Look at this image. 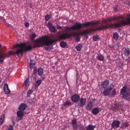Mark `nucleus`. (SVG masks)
Wrapping results in <instances>:
<instances>
[{
    "label": "nucleus",
    "instance_id": "obj_49",
    "mask_svg": "<svg viewBox=\"0 0 130 130\" xmlns=\"http://www.w3.org/2000/svg\"><path fill=\"white\" fill-rule=\"evenodd\" d=\"M33 91L32 90H29L27 92V95H28L31 94V93Z\"/></svg>",
    "mask_w": 130,
    "mask_h": 130
},
{
    "label": "nucleus",
    "instance_id": "obj_30",
    "mask_svg": "<svg viewBox=\"0 0 130 130\" xmlns=\"http://www.w3.org/2000/svg\"><path fill=\"white\" fill-rule=\"evenodd\" d=\"M122 125L125 128L127 127L129 125V122L127 121H125L122 123Z\"/></svg>",
    "mask_w": 130,
    "mask_h": 130
},
{
    "label": "nucleus",
    "instance_id": "obj_51",
    "mask_svg": "<svg viewBox=\"0 0 130 130\" xmlns=\"http://www.w3.org/2000/svg\"><path fill=\"white\" fill-rule=\"evenodd\" d=\"M4 59L2 58H0V63H2L3 62V60Z\"/></svg>",
    "mask_w": 130,
    "mask_h": 130
},
{
    "label": "nucleus",
    "instance_id": "obj_55",
    "mask_svg": "<svg viewBox=\"0 0 130 130\" xmlns=\"http://www.w3.org/2000/svg\"><path fill=\"white\" fill-rule=\"evenodd\" d=\"M65 28L67 30H70V29H72V28H71V27H65Z\"/></svg>",
    "mask_w": 130,
    "mask_h": 130
},
{
    "label": "nucleus",
    "instance_id": "obj_48",
    "mask_svg": "<svg viewBox=\"0 0 130 130\" xmlns=\"http://www.w3.org/2000/svg\"><path fill=\"white\" fill-rule=\"evenodd\" d=\"M34 65H33L32 63H31V62H30V63H29V66L30 68L31 69Z\"/></svg>",
    "mask_w": 130,
    "mask_h": 130
},
{
    "label": "nucleus",
    "instance_id": "obj_32",
    "mask_svg": "<svg viewBox=\"0 0 130 130\" xmlns=\"http://www.w3.org/2000/svg\"><path fill=\"white\" fill-rule=\"evenodd\" d=\"M36 36V35L35 34H33L30 36V38L31 40H34Z\"/></svg>",
    "mask_w": 130,
    "mask_h": 130
},
{
    "label": "nucleus",
    "instance_id": "obj_29",
    "mask_svg": "<svg viewBox=\"0 0 130 130\" xmlns=\"http://www.w3.org/2000/svg\"><path fill=\"white\" fill-rule=\"evenodd\" d=\"M119 35L117 32H115L113 34V37L114 39L117 40L118 39Z\"/></svg>",
    "mask_w": 130,
    "mask_h": 130
},
{
    "label": "nucleus",
    "instance_id": "obj_14",
    "mask_svg": "<svg viewBox=\"0 0 130 130\" xmlns=\"http://www.w3.org/2000/svg\"><path fill=\"white\" fill-rule=\"evenodd\" d=\"M79 105L80 107H83L84 105L86 102V100L85 99L81 98L80 99H79Z\"/></svg>",
    "mask_w": 130,
    "mask_h": 130
},
{
    "label": "nucleus",
    "instance_id": "obj_13",
    "mask_svg": "<svg viewBox=\"0 0 130 130\" xmlns=\"http://www.w3.org/2000/svg\"><path fill=\"white\" fill-rule=\"evenodd\" d=\"M120 123V122L119 121L114 120L112 123L111 126L113 128H114L115 127L117 128L119 126Z\"/></svg>",
    "mask_w": 130,
    "mask_h": 130
},
{
    "label": "nucleus",
    "instance_id": "obj_59",
    "mask_svg": "<svg viewBox=\"0 0 130 130\" xmlns=\"http://www.w3.org/2000/svg\"><path fill=\"white\" fill-rule=\"evenodd\" d=\"M77 75H76V76H77Z\"/></svg>",
    "mask_w": 130,
    "mask_h": 130
},
{
    "label": "nucleus",
    "instance_id": "obj_7",
    "mask_svg": "<svg viewBox=\"0 0 130 130\" xmlns=\"http://www.w3.org/2000/svg\"><path fill=\"white\" fill-rule=\"evenodd\" d=\"M112 89L113 88L111 86L108 88H104V90L102 89H101V93L105 96H108L110 95Z\"/></svg>",
    "mask_w": 130,
    "mask_h": 130
},
{
    "label": "nucleus",
    "instance_id": "obj_15",
    "mask_svg": "<svg viewBox=\"0 0 130 130\" xmlns=\"http://www.w3.org/2000/svg\"><path fill=\"white\" fill-rule=\"evenodd\" d=\"M3 89L4 92L6 94H8L10 93V91L9 89L8 85L6 83L4 84Z\"/></svg>",
    "mask_w": 130,
    "mask_h": 130
},
{
    "label": "nucleus",
    "instance_id": "obj_56",
    "mask_svg": "<svg viewBox=\"0 0 130 130\" xmlns=\"http://www.w3.org/2000/svg\"><path fill=\"white\" fill-rule=\"evenodd\" d=\"M6 25L8 27H10V25L6 23Z\"/></svg>",
    "mask_w": 130,
    "mask_h": 130
},
{
    "label": "nucleus",
    "instance_id": "obj_26",
    "mask_svg": "<svg viewBox=\"0 0 130 130\" xmlns=\"http://www.w3.org/2000/svg\"><path fill=\"white\" fill-rule=\"evenodd\" d=\"M42 80L40 79L37 80L35 84V86L36 87H38L41 83Z\"/></svg>",
    "mask_w": 130,
    "mask_h": 130
},
{
    "label": "nucleus",
    "instance_id": "obj_61",
    "mask_svg": "<svg viewBox=\"0 0 130 130\" xmlns=\"http://www.w3.org/2000/svg\"><path fill=\"white\" fill-rule=\"evenodd\" d=\"M77 75H76V76H77Z\"/></svg>",
    "mask_w": 130,
    "mask_h": 130
},
{
    "label": "nucleus",
    "instance_id": "obj_31",
    "mask_svg": "<svg viewBox=\"0 0 130 130\" xmlns=\"http://www.w3.org/2000/svg\"><path fill=\"white\" fill-rule=\"evenodd\" d=\"M22 111L20 110L17 112V115L18 117H20L22 116L23 114Z\"/></svg>",
    "mask_w": 130,
    "mask_h": 130
},
{
    "label": "nucleus",
    "instance_id": "obj_46",
    "mask_svg": "<svg viewBox=\"0 0 130 130\" xmlns=\"http://www.w3.org/2000/svg\"><path fill=\"white\" fill-rule=\"evenodd\" d=\"M79 129L80 130H84L85 128L84 127L83 125H81L79 127Z\"/></svg>",
    "mask_w": 130,
    "mask_h": 130
},
{
    "label": "nucleus",
    "instance_id": "obj_22",
    "mask_svg": "<svg viewBox=\"0 0 130 130\" xmlns=\"http://www.w3.org/2000/svg\"><path fill=\"white\" fill-rule=\"evenodd\" d=\"M99 112V111L98 108H95L93 109L92 110V113L94 115L97 114Z\"/></svg>",
    "mask_w": 130,
    "mask_h": 130
},
{
    "label": "nucleus",
    "instance_id": "obj_8",
    "mask_svg": "<svg viewBox=\"0 0 130 130\" xmlns=\"http://www.w3.org/2000/svg\"><path fill=\"white\" fill-rule=\"evenodd\" d=\"M73 30H78L82 28H83L82 25V23L75 22L73 25L71 27Z\"/></svg>",
    "mask_w": 130,
    "mask_h": 130
},
{
    "label": "nucleus",
    "instance_id": "obj_36",
    "mask_svg": "<svg viewBox=\"0 0 130 130\" xmlns=\"http://www.w3.org/2000/svg\"><path fill=\"white\" fill-rule=\"evenodd\" d=\"M98 36L97 35H94L93 37V40L94 41H96L98 39Z\"/></svg>",
    "mask_w": 130,
    "mask_h": 130
},
{
    "label": "nucleus",
    "instance_id": "obj_12",
    "mask_svg": "<svg viewBox=\"0 0 130 130\" xmlns=\"http://www.w3.org/2000/svg\"><path fill=\"white\" fill-rule=\"evenodd\" d=\"M109 84V80H106L102 82V83L100 85V86L101 89H102L103 88H107Z\"/></svg>",
    "mask_w": 130,
    "mask_h": 130
},
{
    "label": "nucleus",
    "instance_id": "obj_44",
    "mask_svg": "<svg viewBox=\"0 0 130 130\" xmlns=\"http://www.w3.org/2000/svg\"><path fill=\"white\" fill-rule=\"evenodd\" d=\"M34 73H37V68L36 67H34L33 68Z\"/></svg>",
    "mask_w": 130,
    "mask_h": 130
},
{
    "label": "nucleus",
    "instance_id": "obj_11",
    "mask_svg": "<svg viewBox=\"0 0 130 130\" xmlns=\"http://www.w3.org/2000/svg\"><path fill=\"white\" fill-rule=\"evenodd\" d=\"M94 106L93 103L92 102H89L87 104L86 106V109L87 110L90 111L92 110Z\"/></svg>",
    "mask_w": 130,
    "mask_h": 130
},
{
    "label": "nucleus",
    "instance_id": "obj_3",
    "mask_svg": "<svg viewBox=\"0 0 130 130\" xmlns=\"http://www.w3.org/2000/svg\"><path fill=\"white\" fill-rule=\"evenodd\" d=\"M20 44L17 43L14 45L13 48H14L17 47H19L17 49L15 52L12 53L11 51H9L7 55L6 53H3L2 52L0 53V58H2L3 59L6 57H8L11 55H14L16 54L19 57H21L23 54V48L22 47H21L18 46L17 44ZM1 46V45L0 44V48Z\"/></svg>",
    "mask_w": 130,
    "mask_h": 130
},
{
    "label": "nucleus",
    "instance_id": "obj_58",
    "mask_svg": "<svg viewBox=\"0 0 130 130\" xmlns=\"http://www.w3.org/2000/svg\"><path fill=\"white\" fill-rule=\"evenodd\" d=\"M2 19V17L1 16H0V19Z\"/></svg>",
    "mask_w": 130,
    "mask_h": 130
},
{
    "label": "nucleus",
    "instance_id": "obj_1",
    "mask_svg": "<svg viewBox=\"0 0 130 130\" xmlns=\"http://www.w3.org/2000/svg\"><path fill=\"white\" fill-rule=\"evenodd\" d=\"M53 36H44L34 40L31 44L32 46L30 45L27 46L24 43L18 44L17 45L22 47L24 52L30 51L33 48H35L37 47H42L43 46L45 49L47 51L52 49L51 47H49L52 45L57 39H52L54 38Z\"/></svg>",
    "mask_w": 130,
    "mask_h": 130
},
{
    "label": "nucleus",
    "instance_id": "obj_4",
    "mask_svg": "<svg viewBox=\"0 0 130 130\" xmlns=\"http://www.w3.org/2000/svg\"><path fill=\"white\" fill-rule=\"evenodd\" d=\"M121 97L125 100L130 101V88L124 86L121 89L120 92Z\"/></svg>",
    "mask_w": 130,
    "mask_h": 130
},
{
    "label": "nucleus",
    "instance_id": "obj_10",
    "mask_svg": "<svg viewBox=\"0 0 130 130\" xmlns=\"http://www.w3.org/2000/svg\"><path fill=\"white\" fill-rule=\"evenodd\" d=\"M80 98L78 94H75L71 96V100L73 102H77L79 101Z\"/></svg>",
    "mask_w": 130,
    "mask_h": 130
},
{
    "label": "nucleus",
    "instance_id": "obj_38",
    "mask_svg": "<svg viewBox=\"0 0 130 130\" xmlns=\"http://www.w3.org/2000/svg\"><path fill=\"white\" fill-rule=\"evenodd\" d=\"M2 47V46H1ZM5 47H3L1 49V50H0V53L2 52V53H6L7 55V54L6 53H4V52L5 50Z\"/></svg>",
    "mask_w": 130,
    "mask_h": 130
},
{
    "label": "nucleus",
    "instance_id": "obj_23",
    "mask_svg": "<svg viewBox=\"0 0 130 130\" xmlns=\"http://www.w3.org/2000/svg\"><path fill=\"white\" fill-rule=\"evenodd\" d=\"M4 119V114L2 115L0 118V125L3 123Z\"/></svg>",
    "mask_w": 130,
    "mask_h": 130
},
{
    "label": "nucleus",
    "instance_id": "obj_53",
    "mask_svg": "<svg viewBox=\"0 0 130 130\" xmlns=\"http://www.w3.org/2000/svg\"><path fill=\"white\" fill-rule=\"evenodd\" d=\"M52 25V23L50 22H49L48 23L47 25L49 27H50L51 26H52L51 25Z\"/></svg>",
    "mask_w": 130,
    "mask_h": 130
},
{
    "label": "nucleus",
    "instance_id": "obj_21",
    "mask_svg": "<svg viewBox=\"0 0 130 130\" xmlns=\"http://www.w3.org/2000/svg\"><path fill=\"white\" fill-rule=\"evenodd\" d=\"M29 80V78L28 77L24 81L23 83L24 85L26 87L29 86L30 83Z\"/></svg>",
    "mask_w": 130,
    "mask_h": 130
},
{
    "label": "nucleus",
    "instance_id": "obj_18",
    "mask_svg": "<svg viewBox=\"0 0 130 130\" xmlns=\"http://www.w3.org/2000/svg\"><path fill=\"white\" fill-rule=\"evenodd\" d=\"M130 53V50L128 47H127L125 49L124 51L123 54L125 56H128Z\"/></svg>",
    "mask_w": 130,
    "mask_h": 130
},
{
    "label": "nucleus",
    "instance_id": "obj_33",
    "mask_svg": "<svg viewBox=\"0 0 130 130\" xmlns=\"http://www.w3.org/2000/svg\"><path fill=\"white\" fill-rule=\"evenodd\" d=\"M71 105V102L70 101H66L64 103V106H69Z\"/></svg>",
    "mask_w": 130,
    "mask_h": 130
},
{
    "label": "nucleus",
    "instance_id": "obj_5",
    "mask_svg": "<svg viewBox=\"0 0 130 130\" xmlns=\"http://www.w3.org/2000/svg\"><path fill=\"white\" fill-rule=\"evenodd\" d=\"M79 34L78 32H73L71 34H67V33L63 34L58 36V39H54L55 37L53 35H50V36H53L54 38L52 39H57L58 40L56 41H58L59 40H65L66 39H69L70 38H71L72 36L73 37H76ZM56 42V41H55Z\"/></svg>",
    "mask_w": 130,
    "mask_h": 130
},
{
    "label": "nucleus",
    "instance_id": "obj_50",
    "mask_svg": "<svg viewBox=\"0 0 130 130\" xmlns=\"http://www.w3.org/2000/svg\"><path fill=\"white\" fill-rule=\"evenodd\" d=\"M30 62H31V63H32L33 64V65H35V62L34 60L30 59Z\"/></svg>",
    "mask_w": 130,
    "mask_h": 130
},
{
    "label": "nucleus",
    "instance_id": "obj_9",
    "mask_svg": "<svg viewBox=\"0 0 130 130\" xmlns=\"http://www.w3.org/2000/svg\"><path fill=\"white\" fill-rule=\"evenodd\" d=\"M98 24L99 23L98 22H85L82 24V25L83 27H88L90 25H91L93 26L95 25Z\"/></svg>",
    "mask_w": 130,
    "mask_h": 130
},
{
    "label": "nucleus",
    "instance_id": "obj_37",
    "mask_svg": "<svg viewBox=\"0 0 130 130\" xmlns=\"http://www.w3.org/2000/svg\"><path fill=\"white\" fill-rule=\"evenodd\" d=\"M43 69L41 68H39L38 70V73H43Z\"/></svg>",
    "mask_w": 130,
    "mask_h": 130
},
{
    "label": "nucleus",
    "instance_id": "obj_2",
    "mask_svg": "<svg viewBox=\"0 0 130 130\" xmlns=\"http://www.w3.org/2000/svg\"><path fill=\"white\" fill-rule=\"evenodd\" d=\"M128 22L125 21L123 20H122L121 22H118V23H115L114 24L111 23L110 24H107L106 26H103L101 27H99L96 29H92L89 30L90 34L92 31H96L97 30H102L105 29H109L110 28H118L120 27H122V26H124L125 25L128 24Z\"/></svg>",
    "mask_w": 130,
    "mask_h": 130
},
{
    "label": "nucleus",
    "instance_id": "obj_47",
    "mask_svg": "<svg viewBox=\"0 0 130 130\" xmlns=\"http://www.w3.org/2000/svg\"><path fill=\"white\" fill-rule=\"evenodd\" d=\"M73 130H75L77 128V125H73Z\"/></svg>",
    "mask_w": 130,
    "mask_h": 130
},
{
    "label": "nucleus",
    "instance_id": "obj_39",
    "mask_svg": "<svg viewBox=\"0 0 130 130\" xmlns=\"http://www.w3.org/2000/svg\"><path fill=\"white\" fill-rule=\"evenodd\" d=\"M116 90L115 89H113L112 91V95L113 96H115L116 94Z\"/></svg>",
    "mask_w": 130,
    "mask_h": 130
},
{
    "label": "nucleus",
    "instance_id": "obj_27",
    "mask_svg": "<svg viewBox=\"0 0 130 130\" xmlns=\"http://www.w3.org/2000/svg\"><path fill=\"white\" fill-rule=\"evenodd\" d=\"M82 47V45L81 44H78L76 47V48L78 51H80Z\"/></svg>",
    "mask_w": 130,
    "mask_h": 130
},
{
    "label": "nucleus",
    "instance_id": "obj_60",
    "mask_svg": "<svg viewBox=\"0 0 130 130\" xmlns=\"http://www.w3.org/2000/svg\"><path fill=\"white\" fill-rule=\"evenodd\" d=\"M77 75H76V76H77Z\"/></svg>",
    "mask_w": 130,
    "mask_h": 130
},
{
    "label": "nucleus",
    "instance_id": "obj_45",
    "mask_svg": "<svg viewBox=\"0 0 130 130\" xmlns=\"http://www.w3.org/2000/svg\"><path fill=\"white\" fill-rule=\"evenodd\" d=\"M118 7V6L117 5H115L113 7L114 10L116 12L118 11V10L117 9Z\"/></svg>",
    "mask_w": 130,
    "mask_h": 130
},
{
    "label": "nucleus",
    "instance_id": "obj_25",
    "mask_svg": "<svg viewBox=\"0 0 130 130\" xmlns=\"http://www.w3.org/2000/svg\"><path fill=\"white\" fill-rule=\"evenodd\" d=\"M50 31L52 32H55L56 31V29L55 27L53 26H51L49 28Z\"/></svg>",
    "mask_w": 130,
    "mask_h": 130
},
{
    "label": "nucleus",
    "instance_id": "obj_24",
    "mask_svg": "<svg viewBox=\"0 0 130 130\" xmlns=\"http://www.w3.org/2000/svg\"><path fill=\"white\" fill-rule=\"evenodd\" d=\"M97 59L100 61H103L104 59V57L101 54H100L97 57Z\"/></svg>",
    "mask_w": 130,
    "mask_h": 130
},
{
    "label": "nucleus",
    "instance_id": "obj_19",
    "mask_svg": "<svg viewBox=\"0 0 130 130\" xmlns=\"http://www.w3.org/2000/svg\"><path fill=\"white\" fill-rule=\"evenodd\" d=\"M95 128V126L89 124L86 127L87 130H93Z\"/></svg>",
    "mask_w": 130,
    "mask_h": 130
},
{
    "label": "nucleus",
    "instance_id": "obj_57",
    "mask_svg": "<svg viewBox=\"0 0 130 130\" xmlns=\"http://www.w3.org/2000/svg\"><path fill=\"white\" fill-rule=\"evenodd\" d=\"M127 3L129 6H130V1L128 2Z\"/></svg>",
    "mask_w": 130,
    "mask_h": 130
},
{
    "label": "nucleus",
    "instance_id": "obj_42",
    "mask_svg": "<svg viewBox=\"0 0 130 130\" xmlns=\"http://www.w3.org/2000/svg\"><path fill=\"white\" fill-rule=\"evenodd\" d=\"M75 41H79L80 40V39L79 36H77L76 37L75 39Z\"/></svg>",
    "mask_w": 130,
    "mask_h": 130
},
{
    "label": "nucleus",
    "instance_id": "obj_16",
    "mask_svg": "<svg viewBox=\"0 0 130 130\" xmlns=\"http://www.w3.org/2000/svg\"><path fill=\"white\" fill-rule=\"evenodd\" d=\"M26 105L25 103H22L20 105L19 107V109L22 111H24L26 108Z\"/></svg>",
    "mask_w": 130,
    "mask_h": 130
},
{
    "label": "nucleus",
    "instance_id": "obj_20",
    "mask_svg": "<svg viewBox=\"0 0 130 130\" xmlns=\"http://www.w3.org/2000/svg\"><path fill=\"white\" fill-rule=\"evenodd\" d=\"M111 108L112 110L114 111H119V106L117 104H114L112 106Z\"/></svg>",
    "mask_w": 130,
    "mask_h": 130
},
{
    "label": "nucleus",
    "instance_id": "obj_17",
    "mask_svg": "<svg viewBox=\"0 0 130 130\" xmlns=\"http://www.w3.org/2000/svg\"><path fill=\"white\" fill-rule=\"evenodd\" d=\"M89 34H90L89 30L87 29L86 30H84L83 32H81V34L79 35L80 36H81L85 35V37H88L87 35Z\"/></svg>",
    "mask_w": 130,
    "mask_h": 130
},
{
    "label": "nucleus",
    "instance_id": "obj_52",
    "mask_svg": "<svg viewBox=\"0 0 130 130\" xmlns=\"http://www.w3.org/2000/svg\"><path fill=\"white\" fill-rule=\"evenodd\" d=\"M25 25L26 27H27L29 26V23L28 22H26L25 24Z\"/></svg>",
    "mask_w": 130,
    "mask_h": 130
},
{
    "label": "nucleus",
    "instance_id": "obj_41",
    "mask_svg": "<svg viewBox=\"0 0 130 130\" xmlns=\"http://www.w3.org/2000/svg\"><path fill=\"white\" fill-rule=\"evenodd\" d=\"M13 126L11 125H10L8 127V130H13Z\"/></svg>",
    "mask_w": 130,
    "mask_h": 130
},
{
    "label": "nucleus",
    "instance_id": "obj_34",
    "mask_svg": "<svg viewBox=\"0 0 130 130\" xmlns=\"http://www.w3.org/2000/svg\"><path fill=\"white\" fill-rule=\"evenodd\" d=\"M126 21L125 20H124L123 19H122L121 20V21L120 22H121V21L123 20L124 21H125L126 22H128V23H127L128 24L126 25H128L129 24H130V18H126Z\"/></svg>",
    "mask_w": 130,
    "mask_h": 130
},
{
    "label": "nucleus",
    "instance_id": "obj_40",
    "mask_svg": "<svg viewBox=\"0 0 130 130\" xmlns=\"http://www.w3.org/2000/svg\"><path fill=\"white\" fill-rule=\"evenodd\" d=\"M72 124L73 125L77 124V121L75 119H74L72 120Z\"/></svg>",
    "mask_w": 130,
    "mask_h": 130
},
{
    "label": "nucleus",
    "instance_id": "obj_28",
    "mask_svg": "<svg viewBox=\"0 0 130 130\" xmlns=\"http://www.w3.org/2000/svg\"><path fill=\"white\" fill-rule=\"evenodd\" d=\"M66 45V43L64 41H61L60 43V46L62 48L65 47Z\"/></svg>",
    "mask_w": 130,
    "mask_h": 130
},
{
    "label": "nucleus",
    "instance_id": "obj_54",
    "mask_svg": "<svg viewBox=\"0 0 130 130\" xmlns=\"http://www.w3.org/2000/svg\"><path fill=\"white\" fill-rule=\"evenodd\" d=\"M57 29H62V30H63L64 29H62V27L61 26H57Z\"/></svg>",
    "mask_w": 130,
    "mask_h": 130
},
{
    "label": "nucleus",
    "instance_id": "obj_35",
    "mask_svg": "<svg viewBox=\"0 0 130 130\" xmlns=\"http://www.w3.org/2000/svg\"><path fill=\"white\" fill-rule=\"evenodd\" d=\"M51 17V16L50 15L47 14L45 17V19L46 21H47Z\"/></svg>",
    "mask_w": 130,
    "mask_h": 130
},
{
    "label": "nucleus",
    "instance_id": "obj_43",
    "mask_svg": "<svg viewBox=\"0 0 130 130\" xmlns=\"http://www.w3.org/2000/svg\"><path fill=\"white\" fill-rule=\"evenodd\" d=\"M38 74L39 76H40L41 77V78L42 79H44L45 77L44 76V75L43 74Z\"/></svg>",
    "mask_w": 130,
    "mask_h": 130
},
{
    "label": "nucleus",
    "instance_id": "obj_6",
    "mask_svg": "<svg viewBox=\"0 0 130 130\" xmlns=\"http://www.w3.org/2000/svg\"><path fill=\"white\" fill-rule=\"evenodd\" d=\"M120 19H123V17L122 16H113L110 18H108L107 20H105L103 21L104 23L105 24H107L108 22V21L110 22L112 21H116L118 22L117 23L120 22Z\"/></svg>",
    "mask_w": 130,
    "mask_h": 130
}]
</instances>
